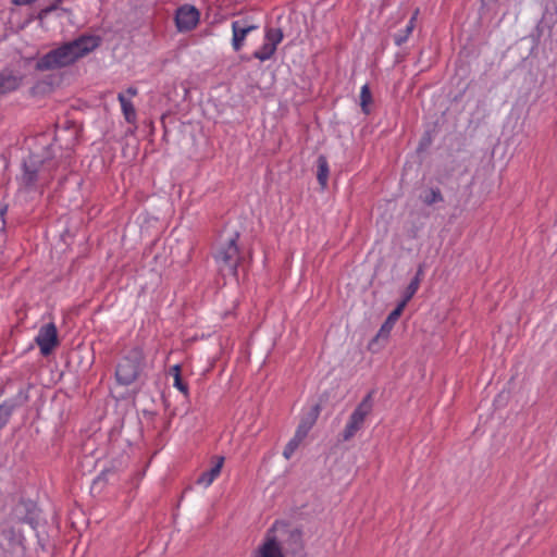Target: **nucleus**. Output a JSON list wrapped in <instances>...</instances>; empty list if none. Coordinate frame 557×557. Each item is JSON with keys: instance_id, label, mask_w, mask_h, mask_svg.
Returning <instances> with one entry per match:
<instances>
[{"instance_id": "c85d7f7f", "label": "nucleus", "mask_w": 557, "mask_h": 557, "mask_svg": "<svg viewBox=\"0 0 557 557\" xmlns=\"http://www.w3.org/2000/svg\"><path fill=\"white\" fill-rule=\"evenodd\" d=\"M49 15V13H45V8L41 9L38 14H37V18L42 22L47 16Z\"/></svg>"}, {"instance_id": "f257e3e1", "label": "nucleus", "mask_w": 557, "mask_h": 557, "mask_svg": "<svg viewBox=\"0 0 557 557\" xmlns=\"http://www.w3.org/2000/svg\"><path fill=\"white\" fill-rule=\"evenodd\" d=\"M99 46V38L81 36L72 41L50 50L36 62L37 71H52L74 64L78 59L88 54Z\"/></svg>"}, {"instance_id": "dca6fc26", "label": "nucleus", "mask_w": 557, "mask_h": 557, "mask_svg": "<svg viewBox=\"0 0 557 557\" xmlns=\"http://www.w3.org/2000/svg\"><path fill=\"white\" fill-rule=\"evenodd\" d=\"M117 99L121 103V108L125 120L128 123H133L136 120V110L129 99H127L123 94L117 95Z\"/></svg>"}, {"instance_id": "f3484780", "label": "nucleus", "mask_w": 557, "mask_h": 557, "mask_svg": "<svg viewBox=\"0 0 557 557\" xmlns=\"http://www.w3.org/2000/svg\"><path fill=\"white\" fill-rule=\"evenodd\" d=\"M414 14H417V12ZM414 22H416V15L411 16V18L409 20V22L406 25L404 30H401L399 34H396L394 36V41L397 46H401L404 42L407 41L408 37L411 35V33L414 28Z\"/></svg>"}, {"instance_id": "4468645a", "label": "nucleus", "mask_w": 557, "mask_h": 557, "mask_svg": "<svg viewBox=\"0 0 557 557\" xmlns=\"http://www.w3.org/2000/svg\"><path fill=\"white\" fill-rule=\"evenodd\" d=\"M330 168L327 159L320 154L317 159V180L321 189H325L329 183Z\"/></svg>"}, {"instance_id": "aec40b11", "label": "nucleus", "mask_w": 557, "mask_h": 557, "mask_svg": "<svg viewBox=\"0 0 557 557\" xmlns=\"http://www.w3.org/2000/svg\"><path fill=\"white\" fill-rule=\"evenodd\" d=\"M275 50L273 44L264 42L259 50L253 52V57L260 61H265L274 54Z\"/></svg>"}, {"instance_id": "a211bd4d", "label": "nucleus", "mask_w": 557, "mask_h": 557, "mask_svg": "<svg viewBox=\"0 0 557 557\" xmlns=\"http://www.w3.org/2000/svg\"><path fill=\"white\" fill-rule=\"evenodd\" d=\"M372 103V94L369 85H363L360 91V107L363 113H370V104Z\"/></svg>"}, {"instance_id": "4be33fe9", "label": "nucleus", "mask_w": 557, "mask_h": 557, "mask_svg": "<svg viewBox=\"0 0 557 557\" xmlns=\"http://www.w3.org/2000/svg\"><path fill=\"white\" fill-rule=\"evenodd\" d=\"M282 39L283 32L281 28H269L265 33V42L273 44L275 48L281 42Z\"/></svg>"}, {"instance_id": "9b49d317", "label": "nucleus", "mask_w": 557, "mask_h": 557, "mask_svg": "<svg viewBox=\"0 0 557 557\" xmlns=\"http://www.w3.org/2000/svg\"><path fill=\"white\" fill-rule=\"evenodd\" d=\"M48 159H38L35 156H30L28 161L24 162V172L22 174V181L26 186H32L37 180L38 169L36 168L38 162H44Z\"/></svg>"}, {"instance_id": "423d86ee", "label": "nucleus", "mask_w": 557, "mask_h": 557, "mask_svg": "<svg viewBox=\"0 0 557 557\" xmlns=\"http://www.w3.org/2000/svg\"><path fill=\"white\" fill-rule=\"evenodd\" d=\"M42 356H48L58 345V331L53 323L42 325L35 338Z\"/></svg>"}, {"instance_id": "7ed1b4c3", "label": "nucleus", "mask_w": 557, "mask_h": 557, "mask_svg": "<svg viewBox=\"0 0 557 557\" xmlns=\"http://www.w3.org/2000/svg\"><path fill=\"white\" fill-rule=\"evenodd\" d=\"M145 366V354L140 347H133L120 360L115 377L121 385H131L140 375Z\"/></svg>"}, {"instance_id": "b1692460", "label": "nucleus", "mask_w": 557, "mask_h": 557, "mask_svg": "<svg viewBox=\"0 0 557 557\" xmlns=\"http://www.w3.org/2000/svg\"><path fill=\"white\" fill-rule=\"evenodd\" d=\"M173 379H174L173 386L175 388H177L180 392H182L184 395H187L188 394V386H187V384H185L182 381V376L176 373L175 377H173Z\"/></svg>"}, {"instance_id": "5701e85b", "label": "nucleus", "mask_w": 557, "mask_h": 557, "mask_svg": "<svg viewBox=\"0 0 557 557\" xmlns=\"http://www.w3.org/2000/svg\"><path fill=\"white\" fill-rule=\"evenodd\" d=\"M443 201V196L438 188H431L428 194L423 197V202L431 206L436 202Z\"/></svg>"}, {"instance_id": "2f4dec72", "label": "nucleus", "mask_w": 557, "mask_h": 557, "mask_svg": "<svg viewBox=\"0 0 557 557\" xmlns=\"http://www.w3.org/2000/svg\"><path fill=\"white\" fill-rule=\"evenodd\" d=\"M53 146H54L53 144H50V145L48 146V149H49V150H51V149L53 148Z\"/></svg>"}, {"instance_id": "20e7f679", "label": "nucleus", "mask_w": 557, "mask_h": 557, "mask_svg": "<svg viewBox=\"0 0 557 557\" xmlns=\"http://www.w3.org/2000/svg\"><path fill=\"white\" fill-rule=\"evenodd\" d=\"M372 408L373 397L372 393H369L363 397V399L350 414L342 433V440L344 442L351 440L356 433L362 429L366 418L370 414Z\"/></svg>"}, {"instance_id": "cd10ccee", "label": "nucleus", "mask_w": 557, "mask_h": 557, "mask_svg": "<svg viewBox=\"0 0 557 557\" xmlns=\"http://www.w3.org/2000/svg\"><path fill=\"white\" fill-rule=\"evenodd\" d=\"M171 374L173 375V377H175L176 373L178 375H181V366L180 364H174L171 370H170Z\"/></svg>"}, {"instance_id": "9d476101", "label": "nucleus", "mask_w": 557, "mask_h": 557, "mask_svg": "<svg viewBox=\"0 0 557 557\" xmlns=\"http://www.w3.org/2000/svg\"><path fill=\"white\" fill-rule=\"evenodd\" d=\"M224 462V457H218L214 465L208 470L201 473L197 479V484L207 488L213 481L220 475Z\"/></svg>"}, {"instance_id": "f03ea898", "label": "nucleus", "mask_w": 557, "mask_h": 557, "mask_svg": "<svg viewBox=\"0 0 557 557\" xmlns=\"http://www.w3.org/2000/svg\"><path fill=\"white\" fill-rule=\"evenodd\" d=\"M238 239L239 233L237 231L221 236L220 244L214 253V260L220 272L223 274L237 275V268L240 261Z\"/></svg>"}, {"instance_id": "1a4fd4ad", "label": "nucleus", "mask_w": 557, "mask_h": 557, "mask_svg": "<svg viewBox=\"0 0 557 557\" xmlns=\"http://www.w3.org/2000/svg\"><path fill=\"white\" fill-rule=\"evenodd\" d=\"M23 81V76L15 74L11 70L0 72V96L16 90Z\"/></svg>"}, {"instance_id": "412c9836", "label": "nucleus", "mask_w": 557, "mask_h": 557, "mask_svg": "<svg viewBox=\"0 0 557 557\" xmlns=\"http://www.w3.org/2000/svg\"><path fill=\"white\" fill-rule=\"evenodd\" d=\"M14 406L10 401L0 404V430L9 422Z\"/></svg>"}, {"instance_id": "7c9ffc66", "label": "nucleus", "mask_w": 557, "mask_h": 557, "mask_svg": "<svg viewBox=\"0 0 557 557\" xmlns=\"http://www.w3.org/2000/svg\"><path fill=\"white\" fill-rule=\"evenodd\" d=\"M126 92L129 95V96H136L137 95V89L135 87H128Z\"/></svg>"}, {"instance_id": "0eeeda50", "label": "nucleus", "mask_w": 557, "mask_h": 557, "mask_svg": "<svg viewBox=\"0 0 557 557\" xmlns=\"http://www.w3.org/2000/svg\"><path fill=\"white\" fill-rule=\"evenodd\" d=\"M199 11L193 5H183L177 9L175 14L176 27L181 32L194 29L199 22Z\"/></svg>"}, {"instance_id": "bb28decb", "label": "nucleus", "mask_w": 557, "mask_h": 557, "mask_svg": "<svg viewBox=\"0 0 557 557\" xmlns=\"http://www.w3.org/2000/svg\"><path fill=\"white\" fill-rule=\"evenodd\" d=\"M422 276H423V267H422V265H420V267L418 268V271H417L416 276H414L412 280H418V284H420V283H421V280H422Z\"/></svg>"}, {"instance_id": "f8f14e48", "label": "nucleus", "mask_w": 557, "mask_h": 557, "mask_svg": "<svg viewBox=\"0 0 557 557\" xmlns=\"http://www.w3.org/2000/svg\"><path fill=\"white\" fill-rule=\"evenodd\" d=\"M404 309L401 306H396V308L388 314L384 323L381 325L375 339L377 338H384L387 339L391 331L393 330L396 321L399 319L400 314L403 313Z\"/></svg>"}, {"instance_id": "c756f323", "label": "nucleus", "mask_w": 557, "mask_h": 557, "mask_svg": "<svg viewBox=\"0 0 557 557\" xmlns=\"http://www.w3.org/2000/svg\"><path fill=\"white\" fill-rule=\"evenodd\" d=\"M49 15V13H45V8L41 9L38 14H37V18L42 22L47 16Z\"/></svg>"}, {"instance_id": "ddd939ff", "label": "nucleus", "mask_w": 557, "mask_h": 557, "mask_svg": "<svg viewBox=\"0 0 557 557\" xmlns=\"http://www.w3.org/2000/svg\"><path fill=\"white\" fill-rule=\"evenodd\" d=\"M320 414V407L319 405L312 406L306 416L301 419L300 423L298 424L297 429L299 432L304 433L305 435H308L309 431L312 429L314 423L317 422Z\"/></svg>"}, {"instance_id": "6ab92c4d", "label": "nucleus", "mask_w": 557, "mask_h": 557, "mask_svg": "<svg viewBox=\"0 0 557 557\" xmlns=\"http://www.w3.org/2000/svg\"><path fill=\"white\" fill-rule=\"evenodd\" d=\"M420 284H418V280H411L409 285L407 286L403 299L399 301L397 306H401L403 309L407 306L409 300L414 296L418 292Z\"/></svg>"}, {"instance_id": "393cba45", "label": "nucleus", "mask_w": 557, "mask_h": 557, "mask_svg": "<svg viewBox=\"0 0 557 557\" xmlns=\"http://www.w3.org/2000/svg\"><path fill=\"white\" fill-rule=\"evenodd\" d=\"M63 2V0H55L52 4L45 8V13H51L60 8V4Z\"/></svg>"}, {"instance_id": "2eb2a0df", "label": "nucleus", "mask_w": 557, "mask_h": 557, "mask_svg": "<svg viewBox=\"0 0 557 557\" xmlns=\"http://www.w3.org/2000/svg\"><path fill=\"white\" fill-rule=\"evenodd\" d=\"M307 435L296 430L294 436L289 440V442L286 444L283 456L285 459H290L294 453L297 450L301 442L306 438Z\"/></svg>"}, {"instance_id": "473e14b6", "label": "nucleus", "mask_w": 557, "mask_h": 557, "mask_svg": "<svg viewBox=\"0 0 557 557\" xmlns=\"http://www.w3.org/2000/svg\"><path fill=\"white\" fill-rule=\"evenodd\" d=\"M485 0H482V3L484 4Z\"/></svg>"}, {"instance_id": "6e6552de", "label": "nucleus", "mask_w": 557, "mask_h": 557, "mask_svg": "<svg viewBox=\"0 0 557 557\" xmlns=\"http://www.w3.org/2000/svg\"><path fill=\"white\" fill-rule=\"evenodd\" d=\"M258 29V26L252 24L249 18L244 17L232 22L233 39L232 45L235 51H239L244 45L247 35Z\"/></svg>"}, {"instance_id": "a878e982", "label": "nucleus", "mask_w": 557, "mask_h": 557, "mask_svg": "<svg viewBox=\"0 0 557 557\" xmlns=\"http://www.w3.org/2000/svg\"><path fill=\"white\" fill-rule=\"evenodd\" d=\"M35 1L36 0H12L11 2L14 5L21 7V5H29V4L34 3Z\"/></svg>"}, {"instance_id": "39448f33", "label": "nucleus", "mask_w": 557, "mask_h": 557, "mask_svg": "<svg viewBox=\"0 0 557 557\" xmlns=\"http://www.w3.org/2000/svg\"><path fill=\"white\" fill-rule=\"evenodd\" d=\"M284 527L283 523L275 522L272 528L267 531L264 540L256 550L253 557H284L281 544L276 537L278 528Z\"/></svg>"}]
</instances>
